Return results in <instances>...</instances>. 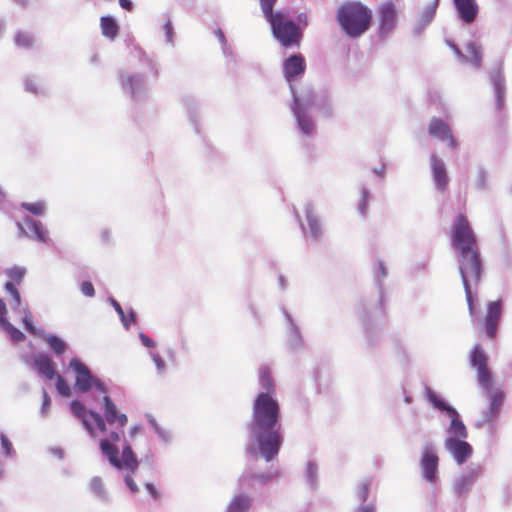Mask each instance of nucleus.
I'll use <instances>...</instances> for the list:
<instances>
[{"instance_id": "f257e3e1", "label": "nucleus", "mask_w": 512, "mask_h": 512, "mask_svg": "<svg viewBox=\"0 0 512 512\" xmlns=\"http://www.w3.org/2000/svg\"><path fill=\"white\" fill-rule=\"evenodd\" d=\"M259 384L263 391L253 400L251 418L246 422L245 453L253 458L272 462L283 443L281 409L275 397V385L268 366L259 369Z\"/></svg>"}, {"instance_id": "f03ea898", "label": "nucleus", "mask_w": 512, "mask_h": 512, "mask_svg": "<svg viewBox=\"0 0 512 512\" xmlns=\"http://www.w3.org/2000/svg\"><path fill=\"white\" fill-rule=\"evenodd\" d=\"M387 276L388 271L384 262L380 259L377 260L373 267V282L377 290V297L375 299L363 298L357 308L364 330L365 349L375 359L379 357L382 343L386 299L383 282Z\"/></svg>"}, {"instance_id": "7ed1b4c3", "label": "nucleus", "mask_w": 512, "mask_h": 512, "mask_svg": "<svg viewBox=\"0 0 512 512\" xmlns=\"http://www.w3.org/2000/svg\"><path fill=\"white\" fill-rule=\"evenodd\" d=\"M423 394L434 411L450 419L449 425L444 429V449L457 465L465 464L472 457L474 449L467 441L468 429L459 411L429 385H424Z\"/></svg>"}, {"instance_id": "20e7f679", "label": "nucleus", "mask_w": 512, "mask_h": 512, "mask_svg": "<svg viewBox=\"0 0 512 512\" xmlns=\"http://www.w3.org/2000/svg\"><path fill=\"white\" fill-rule=\"evenodd\" d=\"M290 109L296 130L303 139H312L317 135V125L312 115L313 109H317L325 118L333 116L331 97L327 93L316 95L309 86L300 91L292 87Z\"/></svg>"}, {"instance_id": "39448f33", "label": "nucleus", "mask_w": 512, "mask_h": 512, "mask_svg": "<svg viewBox=\"0 0 512 512\" xmlns=\"http://www.w3.org/2000/svg\"><path fill=\"white\" fill-rule=\"evenodd\" d=\"M335 21L344 36L356 40L370 30L373 11L360 0H346L337 7Z\"/></svg>"}, {"instance_id": "423d86ee", "label": "nucleus", "mask_w": 512, "mask_h": 512, "mask_svg": "<svg viewBox=\"0 0 512 512\" xmlns=\"http://www.w3.org/2000/svg\"><path fill=\"white\" fill-rule=\"evenodd\" d=\"M121 433L110 431L109 434L99 441V450L103 458L116 470H127L135 473L139 467L137 455L127 441L122 446L121 454L117 443L120 441Z\"/></svg>"}, {"instance_id": "0eeeda50", "label": "nucleus", "mask_w": 512, "mask_h": 512, "mask_svg": "<svg viewBox=\"0 0 512 512\" xmlns=\"http://www.w3.org/2000/svg\"><path fill=\"white\" fill-rule=\"evenodd\" d=\"M270 25L273 38L284 48H299L303 35L296 28L295 21L290 17L289 11L279 9L264 17Z\"/></svg>"}, {"instance_id": "6e6552de", "label": "nucleus", "mask_w": 512, "mask_h": 512, "mask_svg": "<svg viewBox=\"0 0 512 512\" xmlns=\"http://www.w3.org/2000/svg\"><path fill=\"white\" fill-rule=\"evenodd\" d=\"M455 256L463 286H478L484 275V261L479 247L456 250Z\"/></svg>"}, {"instance_id": "1a4fd4ad", "label": "nucleus", "mask_w": 512, "mask_h": 512, "mask_svg": "<svg viewBox=\"0 0 512 512\" xmlns=\"http://www.w3.org/2000/svg\"><path fill=\"white\" fill-rule=\"evenodd\" d=\"M118 80L123 94L134 103L139 104L149 98L150 88L143 73L121 70L118 73Z\"/></svg>"}, {"instance_id": "9d476101", "label": "nucleus", "mask_w": 512, "mask_h": 512, "mask_svg": "<svg viewBox=\"0 0 512 512\" xmlns=\"http://www.w3.org/2000/svg\"><path fill=\"white\" fill-rule=\"evenodd\" d=\"M68 367L75 374L74 388L78 392L88 393L92 389H96L100 393H108V387L78 357H73L69 361Z\"/></svg>"}, {"instance_id": "9b49d317", "label": "nucleus", "mask_w": 512, "mask_h": 512, "mask_svg": "<svg viewBox=\"0 0 512 512\" xmlns=\"http://www.w3.org/2000/svg\"><path fill=\"white\" fill-rule=\"evenodd\" d=\"M451 246L456 250L478 247L477 236L463 213L457 214L453 219L451 229Z\"/></svg>"}, {"instance_id": "f8f14e48", "label": "nucleus", "mask_w": 512, "mask_h": 512, "mask_svg": "<svg viewBox=\"0 0 512 512\" xmlns=\"http://www.w3.org/2000/svg\"><path fill=\"white\" fill-rule=\"evenodd\" d=\"M485 466L471 462L452 482V492L459 500H465L477 481L483 477Z\"/></svg>"}, {"instance_id": "ddd939ff", "label": "nucleus", "mask_w": 512, "mask_h": 512, "mask_svg": "<svg viewBox=\"0 0 512 512\" xmlns=\"http://www.w3.org/2000/svg\"><path fill=\"white\" fill-rule=\"evenodd\" d=\"M376 13L378 16L376 34L380 40H385L394 32L398 24L396 5L392 0L384 1L377 6Z\"/></svg>"}, {"instance_id": "4468645a", "label": "nucleus", "mask_w": 512, "mask_h": 512, "mask_svg": "<svg viewBox=\"0 0 512 512\" xmlns=\"http://www.w3.org/2000/svg\"><path fill=\"white\" fill-rule=\"evenodd\" d=\"M419 464L423 480L431 485L436 484L439 480V456L432 442L424 444Z\"/></svg>"}, {"instance_id": "2eb2a0df", "label": "nucleus", "mask_w": 512, "mask_h": 512, "mask_svg": "<svg viewBox=\"0 0 512 512\" xmlns=\"http://www.w3.org/2000/svg\"><path fill=\"white\" fill-rule=\"evenodd\" d=\"M16 226L18 237L20 238H28L42 244H50L52 242L47 227L40 220L26 215L23 217L22 222H16Z\"/></svg>"}, {"instance_id": "dca6fc26", "label": "nucleus", "mask_w": 512, "mask_h": 512, "mask_svg": "<svg viewBox=\"0 0 512 512\" xmlns=\"http://www.w3.org/2000/svg\"><path fill=\"white\" fill-rule=\"evenodd\" d=\"M485 397L489 400V406L482 410L481 419L476 422V427L481 428L487 424L494 428L505 401V393L501 389H495L491 395Z\"/></svg>"}, {"instance_id": "f3484780", "label": "nucleus", "mask_w": 512, "mask_h": 512, "mask_svg": "<svg viewBox=\"0 0 512 512\" xmlns=\"http://www.w3.org/2000/svg\"><path fill=\"white\" fill-rule=\"evenodd\" d=\"M503 310L504 301L502 298L490 301L487 304V310L483 320V330L485 335L490 340H494L497 337L500 322L503 316Z\"/></svg>"}, {"instance_id": "a211bd4d", "label": "nucleus", "mask_w": 512, "mask_h": 512, "mask_svg": "<svg viewBox=\"0 0 512 512\" xmlns=\"http://www.w3.org/2000/svg\"><path fill=\"white\" fill-rule=\"evenodd\" d=\"M489 80L494 92L496 110L501 113L506 105V80L501 61L489 71Z\"/></svg>"}, {"instance_id": "6ab92c4d", "label": "nucleus", "mask_w": 512, "mask_h": 512, "mask_svg": "<svg viewBox=\"0 0 512 512\" xmlns=\"http://www.w3.org/2000/svg\"><path fill=\"white\" fill-rule=\"evenodd\" d=\"M306 70V61L302 54L294 53L287 57L283 62V73L285 80L289 85L290 92L292 87L296 88L293 82L302 78Z\"/></svg>"}, {"instance_id": "aec40b11", "label": "nucleus", "mask_w": 512, "mask_h": 512, "mask_svg": "<svg viewBox=\"0 0 512 512\" xmlns=\"http://www.w3.org/2000/svg\"><path fill=\"white\" fill-rule=\"evenodd\" d=\"M286 323V341L290 350L299 351L304 348L305 342L300 326L291 313L284 307L280 308Z\"/></svg>"}, {"instance_id": "412c9836", "label": "nucleus", "mask_w": 512, "mask_h": 512, "mask_svg": "<svg viewBox=\"0 0 512 512\" xmlns=\"http://www.w3.org/2000/svg\"><path fill=\"white\" fill-rule=\"evenodd\" d=\"M445 43L448 47L451 48V50L454 52V54L457 56V58L462 63H468L470 62L472 66L476 69L481 68L482 66V47L479 43L475 41H469L466 45L467 52L471 55V58L469 59L467 55H465L462 50L458 47V45L451 39H445Z\"/></svg>"}, {"instance_id": "4be33fe9", "label": "nucleus", "mask_w": 512, "mask_h": 512, "mask_svg": "<svg viewBox=\"0 0 512 512\" xmlns=\"http://www.w3.org/2000/svg\"><path fill=\"white\" fill-rule=\"evenodd\" d=\"M278 477H280L279 470L255 473L251 469H245L239 476L237 483L240 489H255V483L264 486Z\"/></svg>"}, {"instance_id": "5701e85b", "label": "nucleus", "mask_w": 512, "mask_h": 512, "mask_svg": "<svg viewBox=\"0 0 512 512\" xmlns=\"http://www.w3.org/2000/svg\"><path fill=\"white\" fill-rule=\"evenodd\" d=\"M27 363L41 376L47 380H52L57 375V365L53 359L46 353L35 354L31 361Z\"/></svg>"}, {"instance_id": "b1692460", "label": "nucleus", "mask_w": 512, "mask_h": 512, "mask_svg": "<svg viewBox=\"0 0 512 512\" xmlns=\"http://www.w3.org/2000/svg\"><path fill=\"white\" fill-rule=\"evenodd\" d=\"M431 172L435 187L438 192L443 193L447 190L449 184V176L446 165L442 159L436 154L430 156Z\"/></svg>"}, {"instance_id": "393cba45", "label": "nucleus", "mask_w": 512, "mask_h": 512, "mask_svg": "<svg viewBox=\"0 0 512 512\" xmlns=\"http://www.w3.org/2000/svg\"><path fill=\"white\" fill-rule=\"evenodd\" d=\"M8 310L5 301L0 298V329H2L13 344L26 340V335L13 325L7 318Z\"/></svg>"}, {"instance_id": "a878e982", "label": "nucleus", "mask_w": 512, "mask_h": 512, "mask_svg": "<svg viewBox=\"0 0 512 512\" xmlns=\"http://www.w3.org/2000/svg\"><path fill=\"white\" fill-rule=\"evenodd\" d=\"M458 19L464 25L472 24L478 16L479 8L476 0H453Z\"/></svg>"}, {"instance_id": "bb28decb", "label": "nucleus", "mask_w": 512, "mask_h": 512, "mask_svg": "<svg viewBox=\"0 0 512 512\" xmlns=\"http://www.w3.org/2000/svg\"><path fill=\"white\" fill-rule=\"evenodd\" d=\"M103 415L108 424L117 423L120 428L125 427L128 422L127 415L118 411L116 404L107 394L103 397Z\"/></svg>"}, {"instance_id": "cd10ccee", "label": "nucleus", "mask_w": 512, "mask_h": 512, "mask_svg": "<svg viewBox=\"0 0 512 512\" xmlns=\"http://www.w3.org/2000/svg\"><path fill=\"white\" fill-rule=\"evenodd\" d=\"M439 3L440 0H434L421 11L412 31L414 37H420L427 26L434 20Z\"/></svg>"}, {"instance_id": "c85d7f7f", "label": "nucleus", "mask_w": 512, "mask_h": 512, "mask_svg": "<svg viewBox=\"0 0 512 512\" xmlns=\"http://www.w3.org/2000/svg\"><path fill=\"white\" fill-rule=\"evenodd\" d=\"M253 504V496L241 490L230 499L225 512H250Z\"/></svg>"}, {"instance_id": "c756f323", "label": "nucleus", "mask_w": 512, "mask_h": 512, "mask_svg": "<svg viewBox=\"0 0 512 512\" xmlns=\"http://www.w3.org/2000/svg\"><path fill=\"white\" fill-rule=\"evenodd\" d=\"M305 215L308 225L309 237L313 241H318L323 235L322 223L314 212L312 203H308L305 207Z\"/></svg>"}, {"instance_id": "7c9ffc66", "label": "nucleus", "mask_w": 512, "mask_h": 512, "mask_svg": "<svg viewBox=\"0 0 512 512\" xmlns=\"http://www.w3.org/2000/svg\"><path fill=\"white\" fill-rule=\"evenodd\" d=\"M181 102L186 110L190 124L193 126L196 134H200L198 103L192 95H184Z\"/></svg>"}, {"instance_id": "2f4dec72", "label": "nucleus", "mask_w": 512, "mask_h": 512, "mask_svg": "<svg viewBox=\"0 0 512 512\" xmlns=\"http://www.w3.org/2000/svg\"><path fill=\"white\" fill-rule=\"evenodd\" d=\"M303 477L311 491H316L319 488V465L316 460H307L303 470Z\"/></svg>"}, {"instance_id": "473e14b6", "label": "nucleus", "mask_w": 512, "mask_h": 512, "mask_svg": "<svg viewBox=\"0 0 512 512\" xmlns=\"http://www.w3.org/2000/svg\"><path fill=\"white\" fill-rule=\"evenodd\" d=\"M40 339L44 340L52 353L56 357L62 356L68 349V343L56 334L47 333L45 330L40 336Z\"/></svg>"}, {"instance_id": "72a5a7b5", "label": "nucleus", "mask_w": 512, "mask_h": 512, "mask_svg": "<svg viewBox=\"0 0 512 512\" xmlns=\"http://www.w3.org/2000/svg\"><path fill=\"white\" fill-rule=\"evenodd\" d=\"M134 56L138 58L139 64L143 70H148L154 79L159 77V65L157 61L148 55L142 48L136 47Z\"/></svg>"}, {"instance_id": "f704fd0d", "label": "nucleus", "mask_w": 512, "mask_h": 512, "mask_svg": "<svg viewBox=\"0 0 512 512\" xmlns=\"http://www.w3.org/2000/svg\"><path fill=\"white\" fill-rule=\"evenodd\" d=\"M109 303L118 314L123 327L129 330L130 326L137 321V314L133 308H129L128 312L125 313L120 303L113 297L108 298Z\"/></svg>"}, {"instance_id": "c9c22d12", "label": "nucleus", "mask_w": 512, "mask_h": 512, "mask_svg": "<svg viewBox=\"0 0 512 512\" xmlns=\"http://www.w3.org/2000/svg\"><path fill=\"white\" fill-rule=\"evenodd\" d=\"M429 134L441 141H446L447 137H450L451 128L441 118L433 117L428 127Z\"/></svg>"}, {"instance_id": "e433bc0d", "label": "nucleus", "mask_w": 512, "mask_h": 512, "mask_svg": "<svg viewBox=\"0 0 512 512\" xmlns=\"http://www.w3.org/2000/svg\"><path fill=\"white\" fill-rule=\"evenodd\" d=\"M69 406L72 414L82 422L83 426L89 433H92L93 427L89 420V409H87L83 402L78 399L72 400Z\"/></svg>"}, {"instance_id": "4c0bfd02", "label": "nucleus", "mask_w": 512, "mask_h": 512, "mask_svg": "<svg viewBox=\"0 0 512 512\" xmlns=\"http://www.w3.org/2000/svg\"><path fill=\"white\" fill-rule=\"evenodd\" d=\"M89 490L92 495L101 503L108 504L110 502V496L107 492L103 480L99 476H94L90 479L88 484Z\"/></svg>"}, {"instance_id": "58836bf2", "label": "nucleus", "mask_w": 512, "mask_h": 512, "mask_svg": "<svg viewBox=\"0 0 512 512\" xmlns=\"http://www.w3.org/2000/svg\"><path fill=\"white\" fill-rule=\"evenodd\" d=\"M4 289L5 292L11 297L9 305L12 311L16 314H20L24 306H22V297L15 283L12 281H7L4 284Z\"/></svg>"}, {"instance_id": "ea45409f", "label": "nucleus", "mask_w": 512, "mask_h": 512, "mask_svg": "<svg viewBox=\"0 0 512 512\" xmlns=\"http://www.w3.org/2000/svg\"><path fill=\"white\" fill-rule=\"evenodd\" d=\"M102 34L110 39H115L119 33V25L115 17L105 15L100 18Z\"/></svg>"}, {"instance_id": "a19ab883", "label": "nucleus", "mask_w": 512, "mask_h": 512, "mask_svg": "<svg viewBox=\"0 0 512 512\" xmlns=\"http://www.w3.org/2000/svg\"><path fill=\"white\" fill-rule=\"evenodd\" d=\"M22 314V317H21V323H22V326L23 328L30 334V335H33L35 337H38L40 338V336L42 335V333L44 332V329L42 328H39L37 326L34 325V322H33V316H32V313L28 307V305H25L23 308H22V312L20 313Z\"/></svg>"}, {"instance_id": "79ce46f5", "label": "nucleus", "mask_w": 512, "mask_h": 512, "mask_svg": "<svg viewBox=\"0 0 512 512\" xmlns=\"http://www.w3.org/2000/svg\"><path fill=\"white\" fill-rule=\"evenodd\" d=\"M477 381L483 389L484 396H489L495 391L493 389V375L488 367L477 370Z\"/></svg>"}, {"instance_id": "37998d69", "label": "nucleus", "mask_w": 512, "mask_h": 512, "mask_svg": "<svg viewBox=\"0 0 512 512\" xmlns=\"http://www.w3.org/2000/svg\"><path fill=\"white\" fill-rule=\"evenodd\" d=\"M470 365L476 370L488 367V356L480 344L474 345L471 351Z\"/></svg>"}, {"instance_id": "c03bdc74", "label": "nucleus", "mask_w": 512, "mask_h": 512, "mask_svg": "<svg viewBox=\"0 0 512 512\" xmlns=\"http://www.w3.org/2000/svg\"><path fill=\"white\" fill-rule=\"evenodd\" d=\"M371 485L372 480L370 478H366L357 485L355 490V498L359 504L368 503L367 501L370 495Z\"/></svg>"}, {"instance_id": "a18cd8bd", "label": "nucleus", "mask_w": 512, "mask_h": 512, "mask_svg": "<svg viewBox=\"0 0 512 512\" xmlns=\"http://www.w3.org/2000/svg\"><path fill=\"white\" fill-rule=\"evenodd\" d=\"M474 285H466L463 286L466 296V301L468 305V311L472 318L476 317L477 315V304H478V297L477 294L473 292L472 287Z\"/></svg>"}, {"instance_id": "49530a36", "label": "nucleus", "mask_w": 512, "mask_h": 512, "mask_svg": "<svg viewBox=\"0 0 512 512\" xmlns=\"http://www.w3.org/2000/svg\"><path fill=\"white\" fill-rule=\"evenodd\" d=\"M20 207L34 216H43L46 212L45 201L22 202Z\"/></svg>"}, {"instance_id": "de8ad7c7", "label": "nucleus", "mask_w": 512, "mask_h": 512, "mask_svg": "<svg viewBox=\"0 0 512 512\" xmlns=\"http://www.w3.org/2000/svg\"><path fill=\"white\" fill-rule=\"evenodd\" d=\"M361 197L357 205V211L362 216L365 217L368 211V203L371 197L370 190L362 185L360 189Z\"/></svg>"}, {"instance_id": "09e8293b", "label": "nucleus", "mask_w": 512, "mask_h": 512, "mask_svg": "<svg viewBox=\"0 0 512 512\" xmlns=\"http://www.w3.org/2000/svg\"><path fill=\"white\" fill-rule=\"evenodd\" d=\"M5 273L11 279L10 281L15 283L16 285L20 284L23 281L24 276L26 274V269L21 266H13L11 268L6 269Z\"/></svg>"}, {"instance_id": "8fccbe9b", "label": "nucleus", "mask_w": 512, "mask_h": 512, "mask_svg": "<svg viewBox=\"0 0 512 512\" xmlns=\"http://www.w3.org/2000/svg\"><path fill=\"white\" fill-rule=\"evenodd\" d=\"M149 356L152 359L156 372L159 376H164L167 371V364L162 356L156 351H149Z\"/></svg>"}, {"instance_id": "3c124183", "label": "nucleus", "mask_w": 512, "mask_h": 512, "mask_svg": "<svg viewBox=\"0 0 512 512\" xmlns=\"http://www.w3.org/2000/svg\"><path fill=\"white\" fill-rule=\"evenodd\" d=\"M89 414V420L92 421L95 425V427L102 433H105L107 431V421L105 420V417L102 416L99 412H96L94 410H88Z\"/></svg>"}, {"instance_id": "603ef678", "label": "nucleus", "mask_w": 512, "mask_h": 512, "mask_svg": "<svg viewBox=\"0 0 512 512\" xmlns=\"http://www.w3.org/2000/svg\"><path fill=\"white\" fill-rule=\"evenodd\" d=\"M0 443L3 450V455L7 458H12L16 455V451L13 448L12 442L6 434L0 433Z\"/></svg>"}, {"instance_id": "864d4df0", "label": "nucleus", "mask_w": 512, "mask_h": 512, "mask_svg": "<svg viewBox=\"0 0 512 512\" xmlns=\"http://www.w3.org/2000/svg\"><path fill=\"white\" fill-rule=\"evenodd\" d=\"M475 187L479 191H485L488 189L487 171L483 166L478 167Z\"/></svg>"}, {"instance_id": "5fc2aeb1", "label": "nucleus", "mask_w": 512, "mask_h": 512, "mask_svg": "<svg viewBox=\"0 0 512 512\" xmlns=\"http://www.w3.org/2000/svg\"><path fill=\"white\" fill-rule=\"evenodd\" d=\"M55 378H56L55 386H56L57 392L63 397H69L71 395V388H70V385L68 384L67 380L59 374H57Z\"/></svg>"}, {"instance_id": "6e6d98bb", "label": "nucleus", "mask_w": 512, "mask_h": 512, "mask_svg": "<svg viewBox=\"0 0 512 512\" xmlns=\"http://www.w3.org/2000/svg\"><path fill=\"white\" fill-rule=\"evenodd\" d=\"M15 44L20 48H31L33 44V38L29 33L18 32L14 38Z\"/></svg>"}, {"instance_id": "4d7b16f0", "label": "nucleus", "mask_w": 512, "mask_h": 512, "mask_svg": "<svg viewBox=\"0 0 512 512\" xmlns=\"http://www.w3.org/2000/svg\"><path fill=\"white\" fill-rule=\"evenodd\" d=\"M24 88H25V91H27L33 95H39V94L43 93L42 89L39 87L38 82L34 76H27L24 79Z\"/></svg>"}, {"instance_id": "13d9d810", "label": "nucleus", "mask_w": 512, "mask_h": 512, "mask_svg": "<svg viewBox=\"0 0 512 512\" xmlns=\"http://www.w3.org/2000/svg\"><path fill=\"white\" fill-rule=\"evenodd\" d=\"M163 29L165 32V41L169 45L174 46L175 32H174V27H173L172 21L169 17L164 22Z\"/></svg>"}, {"instance_id": "bf43d9fd", "label": "nucleus", "mask_w": 512, "mask_h": 512, "mask_svg": "<svg viewBox=\"0 0 512 512\" xmlns=\"http://www.w3.org/2000/svg\"><path fill=\"white\" fill-rule=\"evenodd\" d=\"M295 21V25L297 29H300V35H304V30L309 25V17L306 12H300L297 14Z\"/></svg>"}, {"instance_id": "052dcab7", "label": "nucleus", "mask_w": 512, "mask_h": 512, "mask_svg": "<svg viewBox=\"0 0 512 512\" xmlns=\"http://www.w3.org/2000/svg\"><path fill=\"white\" fill-rule=\"evenodd\" d=\"M263 17L275 12L274 7L278 0H258Z\"/></svg>"}, {"instance_id": "680f3d73", "label": "nucleus", "mask_w": 512, "mask_h": 512, "mask_svg": "<svg viewBox=\"0 0 512 512\" xmlns=\"http://www.w3.org/2000/svg\"><path fill=\"white\" fill-rule=\"evenodd\" d=\"M395 348L401 361L409 362V353L405 345L398 339H395Z\"/></svg>"}, {"instance_id": "e2e57ef3", "label": "nucleus", "mask_w": 512, "mask_h": 512, "mask_svg": "<svg viewBox=\"0 0 512 512\" xmlns=\"http://www.w3.org/2000/svg\"><path fill=\"white\" fill-rule=\"evenodd\" d=\"M50 405H51V398L48 394V392L43 389V392H42V404H41V407H40V414L45 417L48 413V410L50 408Z\"/></svg>"}, {"instance_id": "0e129e2a", "label": "nucleus", "mask_w": 512, "mask_h": 512, "mask_svg": "<svg viewBox=\"0 0 512 512\" xmlns=\"http://www.w3.org/2000/svg\"><path fill=\"white\" fill-rule=\"evenodd\" d=\"M139 464L143 463L149 469H154L156 465V458L153 452H147L140 460L138 459Z\"/></svg>"}, {"instance_id": "69168bd1", "label": "nucleus", "mask_w": 512, "mask_h": 512, "mask_svg": "<svg viewBox=\"0 0 512 512\" xmlns=\"http://www.w3.org/2000/svg\"><path fill=\"white\" fill-rule=\"evenodd\" d=\"M155 434L157 435L158 439L164 443V444H170L172 442V434L170 431L166 430L163 427H160Z\"/></svg>"}, {"instance_id": "338daca9", "label": "nucleus", "mask_w": 512, "mask_h": 512, "mask_svg": "<svg viewBox=\"0 0 512 512\" xmlns=\"http://www.w3.org/2000/svg\"><path fill=\"white\" fill-rule=\"evenodd\" d=\"M81 293L86 297H93L95 295V289L92 282L85 280L80 285Z\"/></svg>"}, {"instance_id": "774afa93", "label": "nucleus", "mask_w": 512, "mask_h": 512, "mask_svg": "<svg viewBox=\"0 0 512 512\" xmlns=\"http://www.w3.org/2000/svg\"><path fill=\"white\" fill-rule=\"evenodd\" d=\"M353 512H377L376 504L374 502L359 504Z\"/></svg>"}]
</instances>
